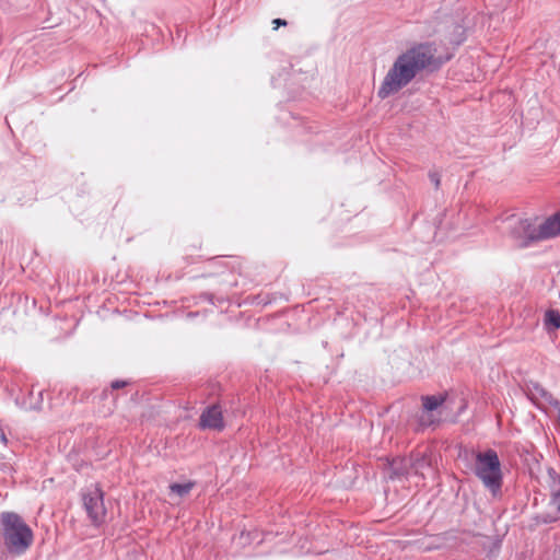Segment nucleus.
I'll return each mask as SVG.
<instances>
[{
    "instance_id": "obj_1",
    "label": "nucleus",
    "mask_w": 560,
    "mask_h": 560,
    "mask_svg": "<svg viewBox=\"0 0 560 560\" xmlns=\"http://www.w3.org/2000/svg\"><path fill=\"white\" fill-rule=\"evenodd\" d=\"M432 44H417L399 55L384 77L377 95L384 100L407 86L419 72L427 68H438L442 61L435 57Z\"/></svg>"
},
{
    "instance_id": "obj_2",
    "label": "nucleus",
    "mask_w": 560,
    "mask_h": 560,
    "mask_svg": "<svg viewBox=\"0 0 560 560\" xmlns=\"http://www.w3.org/2000/svg\"><path fill=\"white\" fill-rule=\"evenodd\" d=\"M508 236L514 246L528 247L560 235V211L546 218H510L506 222Z\"/></svg>"
},
{
    "instance_id": "obj_3",
    "label": "nucleus",
    "mask_w": 560,
    "mask_h": 560,
    "mask_svg": "<svg viewBox=\"0 0 560 560\" xmlns=\"http://www.w3.org/2000/svg\"><path fill=\"white\" fill-rule=\"evenodd\" d=\"M1 524L7 550L16 556L24 553L34 540L31 527L14 512H3Z\"/></svg>"
},
{
    "instance_id": "obj_4",
    "label": "nucleus",
    "mask_w": 560,
    "mask_h": 560,
    "mask_svg": "<svg viewBox=\"0 0 560 560\" xmlns=\"http://www.w3.org/2000/svg\"><path fill=\"white\" fill-rule=\"evenodd\" d=\"M475 474L493 495L500 492L502 471L497 452L488 450L483 453H478L476 455Z\"/></svg>"
},
{
    "instance_id": "obj_5",
    "label": "nucleus",
    "mask_w": 560,
    "mask_h": 560,
    "mask_svg": "<svg viewBox=\"0 0 560 560\" xmlns=\"http://www.w3.org/2000/svg\"><path fill=\"white\" fill-rule=\"evenodd\" d=\"M82 500L91 522L95 525L102 524L106 517L104 492L102 489L97 485L88 488L82 495Z\"/></svg>"
},
{
    "instance_id": "obj_6",
    "label": "nucleus",
    "mask_w": 560,
    "mask_h": 560,
    "mask_svg": "<svg viewBox=\"0 0 560 560\" xmlns=\"http://www.w3.org/2000/svg\"><path fill=\"white\" fill-rule=\"evenodd\" d=\"M202 429L222 430L224 428L221 408L217 405L208 407L200 416Z\"/></svg>"
},
{
    "instance_id": "obj_7",
    "label": "nucleus",
    "mask_w": 560,
    "mask_h": 560,
    "mask_svg": "<svg viewBox=\"0 0 560 560\" xmlns=\"http://www.w3.org/2000/svg\"><path fill=\"white\" fill-rule=\"evenodd\" d=\"M550 504L560 513V475L555 469L548 470Z\"/></svg>"
},
{
    "instance_id": "obj_8",
    "label": "nucleus",
    "mask_w": 560,
    "mask_h": 560,
    "mask_svg": "<svg viewBox=\"0 0 560 560\" xmlns=\"http://www.w3.org/2000/svg\"><path fill=\"white\" fill-rule=\"evenodd\" d=\"M390 478L398 477L408 472L409 460L406 458H396L389 464Z\"/></svg>"
},
{
    "instance_id": "obj_9",
    "label": "nucleus",
    "mask_w": 560,
    "mask_h": 560,
    "mask_svg": "<svg viewBox=\"0 0 560 560\" xmlns=\"http://www.w3.org/2000/svg\"><path fill=\"white\" fill-rule=\"evenodd\" d=\"M195 482L194 481H187L185 483H172L170 485V492L171 494H174L178 498H184L190 493V491L194 489Z\"/></svg>"
},
{
    "instance_id": "obj_10",
    "label": "nucleus",
    "mask_w": 560,
    "mask_h": 560,
    "mask_svg": "<svg viewBox=\"0 0 560 560\" xmlns=\"http://www.w3.org/2000/svg\"><path fill=\"white\" fill-rule=\"evenodd\" d=\"M545 325L553 330L560 328V313L558 311L550 310L545 314Z\"/></svg>"
},
{
    "instance_id": "obj_11",
    "label": "nucleus",
    "mask_w": 560,
    "mask_h": 560,
    "mask_svg": "<svg viewBox=\"0 0 560 560\" xmlns=\"http://www.w3.org/2000/svg\"><path fill=\"white\" fill-rule=\"evenodd\" d=\"M423 408L425 411H433L444 401L442 396H427L422 398Z\"/></svg>"
},
{
    "instance_id": "obj_12",
    "label": "nucleus",
    "mask_w": 560,
    "mask_h": 560,
    "mask_svg": "<svg viewBox=\"0 0 560 560\" xmlns=\"http://www.w3.org/2000/svg\"><path fill=\"white\" fill-rule=\"evenodd\" d=\"M257 536L256 532H242L238 537V541L242 545H245V542L252 537Z\"/></svg>"
},
{
    "instance_id": "obj_13",
    "label": "nucleus",
    "mask_w": 560,
    "mask_h": 560,
    "mask_svg": "<svg viewBox=\"0 0 560 560\" xmlns=\"http://www.w3.org/2000/svg\"><path fill=\"white\" fill-rule=\"evenodd\" d=\"M272 24H273V30H278L279 26H285L287 25V21L282 20V19H275L272 21Z\"/></svg>"
},
{
    "instance_id": "obj_14",
    "label": "nucleus",
    "mask_w": 560,
    "mask_h": 560,
    "mask_svg": "<svg viewBox=\"0 0 560 560\" xmlns=\"http://www.w3.org/2000/svg\"><path fill=\"white\" fill-rule=\"evenodd\" d=\"M126 384L127 383L125 381H114L110 386L113 389H119L126 386Z\"/></svg>"
},
{
    "instance_id": "obj_15",
    "label": "nucleus",
    "mask_w": 560,
    "mask_h": 560,
    "mask_svg": "<svg viewBox=\"0 0 560 560\" xmlns=\"http://www.w3.org/2000/svg\"><path fill=\"white\" fill-rule=\"evenodd\" d=\"M431 180L434 183L435 187H439L440 185V178L438 174H431L430 175Z\"/></svg>"
},
{
    "instance_id": "obj_16",
    "label": "nucleus",
    "mask_w": 560,
    "mask_h": 560,
    "mask_svg": "<svg viewBox=\"0 0 560 560\" xmlns=\"http://www.w3.org/2000/svg\"><path fill=\"white\" fill-rule=\"evenodd\" d=\"M0 440L4 445L8 443V439L3 432L0 433Z\"/></svg>"
}]
</instances>
